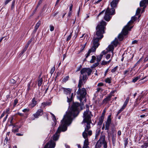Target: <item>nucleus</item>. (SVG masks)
Returning <instances> with one entry per match:
<instances>
[{
	"label": "nucleus",
	"instance_id": "obj_21",
	"mask_svg": "<svg viewBox=\"0 0 148 148\" xmlns=\"http://www.w3.org/2000/svg\"><path fill=\"white\" fill-rule=\"evenodd\" d=\"M104 117L101 116L99 119V121L98 122V124L99 125H101L102 124L104 120Z\"/></svg>",
	"mask_w": 148,
	"mask_h": 148
},
{
	"label": "nucleus",
	"instance_id": "obj_23",
	"mask_svg": "<svg viewBox=\"0 0 148 148\" xmlns=\"http://www.w3.org/2000/svg\"><path fill=\"white\" fill-rule=\"evenodd\" d=\"M42 0H40V1H39L38 4L36 8H35V10L34 11H33V12L32 13V14H34L35 13V12L36 11L38 8V7L39 6V5H40V4H41V2H42Z\"/></svg>",
	"mask_w": 148,
	"mask_h": 148
},
{
	"label": "nucleus",
	"instance_id": "obj_30",
	"mask_svg": "<svg viewBox=\"0 0 148 148\" xmlns=\"http://www.w3.org/2000/svg\"><path fill=\"white\" fill-rule=\"evenodd\" d=\"M100 133V131L99 130H97L95 134V138H97V137L99 135Z\"/></svg>",
	"mask_w": 148,
	"mask_h": 148
},
{
	"label": "nucleus",
	"instance_id": "obj_18",
	"mask_svg": "<svg viewBox=\"0 0 148 148\" xmlns=\"http://www.w3.org/2000/svg\"><path fill=\"white\" fill-rule=\"evenodd\" d=\"M141 75H140L139 77H137L135 78H134V79H133L132 82H136L139 79H144L146 77H145L144 78H141L140 77V76H142L144 74L143 73H141Z\"/></svg>",
	"mask_w": 148,
	"mask_h": 148
},
{
	"label": "nucleus",
	"instance_id": "obj_57",
	"mask_svg": "<svg viewBox=\"0 0 148 148\" xmlns=\"http://www.w3.org/2000/svg\"><path fill=\"white\" fill-rule=\"evenodd\" d=\"M12 0H6L4 3L5 5H6L7 4H8L9 3V2H10Z\"/></svg>",
	"mask_w": 148,
	"mask_h": 148
},
{
	"label": "nucleus",
	"instance_id": "obj_2",
	"mask_svg": "<svg viewBox=\"0 0 148 148\" xmlns=\"http://www.w3.org/2000/svg\"><path fill=\"white\" fill-rule=\"evenodd\" d=\"M106 24V23L105 21H102L97 26L96 34L94 35L92 41L93 46L92 48L88 50L86 56L85 60L90 55L91 52H94L95 51L96 49L99 45V41L103 36V34L104 33V29Z\"/></svg>",
	"mask_w": 148,
	"mask_h": 148
},
{
	"label": "nucleus",
	"instance_id": "obj_22",
	"mask_svg": "<svg viewBox=\"0 0 148 148\" xmlns=\"http://www.w3.org/2000/svg\"><path fill=\"white\" fill-rule=\"evenodd\" d=\"M40 21H39L36 24V25L35 27V29H34V31L36 32L40 26Z\"/></svg>",
	"mask_w": 148,
	"mask_h": 148
},
{
	"label": "nucleus",
	"instance_id": "obj_12",
	"mask_svg": "<svg viewBox=\"0 0 148 148\" xmlns=\"http://www.w3.org/2000/svg\"><path fill=\"white\" fill-rule=\"evenodd\" d=\"M43 113V110L41 109H38L36 113L33 114V116L35 118H37L39 116H42Z\"/></svg>",
	"mask_w": 148,
	"mask_h": 148
},
{
	"label": "nucleus",
	"instance_id": "obj_17",
	"mask_svg": "<svg viewBox=\"0 0 148 148\" xmlns=\"http://www.w3.org/2000/svg\"><path fill=\"white\" fill-rule=\"evenodd\" d=\"M124 29H125V27L123 29L121 33L119 34V35L118 36V38L119 39V40L120 41H121L123 40V35L125 36L127 34H126V35H125L124 34V31H123Z\"/></svg>",
	"mask_w": 148,
	"mask_h": 148
},
{
	"label": "nucleus",
	"instance_id": "obj_49",
	"mask_svg": "<svg viewBox=\"0 0 148 148\" xmlns=\"http://www.w3.org/2000/svg\"><path fill=\"white\" fill-rule=\"evenodd\" d=\"M71 36H72V35H71V33L68 36V37H67L66 40L67 41H68L69 40H70L71 38Z\"/></svg>",
	"mask_w": 148,
	"mask_h": 148
},
{
	"label": "nucleus",
	"instance_id": "obj_43",
	"mask_svg": "<svg viewBox=\"0 0 148 148\" xmlns=\"http://www.w3.org/2000/svg\"><path fill=\"white\" fill-rule=\"evenodd\" d=\"M111 130L113 133L114 132V124H111Z\"/></svg>",
	"mask_w": 148,
	"mask_h": 148
},
{
	"label": "nucleus",
	"instance_id": "obj_16",
	"mask_svg": "<svg viewBox=\"0 0 148 148\" xmlns=\"http://www.w3.org/2000/svg\"><path fill=\"white\" fill-rule=\"evenodd\" d=\"M114 46L112 45H110L108 46L107 49L108 52L111 51L112 53V55L114 54L113 51L114 50Z\"/></svg>",
	"mask_w": 148,
	"mask_h": 148
},
{
	"label": "nucleus",
	"instance_id": "obj_38",
	"mask_svg": "<svg viewBox=\"0 0 148 148\" xmlns=\"http://www.w3.org/2000/svg\"><path fill=\"white\" fill-rule=\"evenodd\" d=\"M96 92H102L103 91V89H102L101 88L99 87L97 88V89Z\"/></svg>",
	"mask_w": 148,
	"mask_h": 148
},
{
	"label": "nucleus",
	"instance_id": "obj_62",
	"mask_svg": "<svg viewBox=\"0 0 148 148\" xmlns=\"http://www.w3.org/2000/svg\"><path fill=\"white\" fill-rule=\"evenodd\" d=\"M8 114H7L6 116L5 117H4L3 119V122H4L7 119V118H8Z\"/></svg>",
	"mask_w": 148,
	"mask_h": 148
},
{
	"label": "nucleus",
	"instance_id": "obj_3",
	"mask_svg": "<svg viewBox=\"0 0 148 148\" xmlns=\"http://www.w3.org/2000/svg\"><path fill=\"white\" fill-rule=\"evenodd\" d=\"M119 1V0H112L110 4L111 8L110 9L109 8H107L105 12L104 18L106 21H109L111 18V16L115 14L114 8L117 7Z\"/></svg>",
	"mask_w": 148,
	"mask_h": 148
},
{
	"label": "nucleus",
	"instance_id": "obj_13",
	"mask_svg": "<svg viewBox=\"0 0 148 148\" xmlns=\"http://www.w3.org/2000/svg\"><path fill=\"white\" fill-rule=\"evenodd\" d=\"M60 90H63L64 94L66 95H70L71 91V89L69 88H65L62 87L60 89Z\"/></svg>",
	"mask_w": 148,
	"mask_h": 148
},
{
	"label": "nucleus",
	"instance_id": "obj_44",
	"mask_svg": "<svg viewBox=\"0 0 148 148\" xmlns=\"http://www.w3.org/2000/svg\"><path fill=\"white\" fill-rule=\"evenodd\" d=\"M29 110L28 108H25L22 110V111L24 112H28L29 111Z\"/></svg>",
	"mask_w": 148,
	"mask_h": 148
},
{
	"label": "nucleus",
	"instance_id": "obj_31",
	"mask_svg": "<svg viewBox=\"0 0 148 148\" xmlns=\"http://www.w3.org/2000/svg\"><path fill=\"white\" fill-rule=\"evenodd\" d=\"M15 0H13V1L12 2V5H11V10H12L14 6L15 3Z\"/></svg>",
	"mask_w": 148,
	"mask_h": 148
},
{
	"label": "nucleus",
	"instance_id": "obj_14",
	"mask_svg": "<svg viewBox=\"0 0 148 148\" xmlns=\"http://www.w3.org/2000/svg\"><path fill=\"white\" fill-rule=\"evenodd\" d=\"M37 103V101H36V99L35 97H34L32 99L31 102L29 104L28 106L30 108H32L35 107Z\"/></svg>",
	"mask_w": 148,
	"mask_h": 148
},
{
	"label": "nucleus",
	"instance_id": "obj_36",
	"mask_svg": "<svg viewBox=\"0 0 148 148\" xmlns=\"http://www.w3.org/2000/svg\"><path fill=\"white\" fill-rule=\"evenodd\" d=\"M53 117V121L54 123H55V125L56 124V117L53 114V116H52Z\"/></svg>",
	"mask_w": 148,
	"mask_h": 148
},
{
	"label": "nucleus",
	"instance_id": "obj_10",
	"mask_svg": "<svg viewBox=\"0 0 148 148\" xmlns=\"http://www.w3.org/2000/svg\"><path fill=\"white\" fill-rule=\"evenodd\" d=\"M111 116V115H109L106 121V122L105 130H107V132L108 134L109 133V130L110 128V126L112 120Z\"/></svg>",
	"mask_w": 148,
	"mask_h": 148
},
{
	"label": "nucleus",
	"instance_id": "obj_58",
	"mask_svg": "<svg viewBox=\"0 0 148 148\" xmlns=\"http://www.w3.org/2000/svg\"><path fill=\"white\" fill-rule=\"evenodd\" d=\"M88 132V134L89 136H91L92 134V131L91 130H88L87 132Z\"/></svg>",
	"mask_w": 148,
	"mask_h": 148
},
{
	"label": "nucleus",
	"instance_id": "obj_50",
	"mask_svg": "<svg viewBox=\"0 0 148 148\" xmlns=\"http://www.w3.org/2000/svg\"><path fill=\"white\" fill-rule=\"evenodd\" d=\"M124 109L122 108H121L118 111L117 113V115H118L119 113H120Z\"/></svg>",
	"mask_w": 148,
	"mask_h": 148
},
{
	"label": "nucleus",
	"instance_id": "obj_29",
	"mask_svg": "<svg viewBox=\"0 0 148 148\" xmlns=\"http://www.w3.org/2000/svg\"><path fill=\"white\" fill-rule=\"evenodd\" d=\"M118 43V42L117 40H115L113 41L111 45H112L113 46L114 45L115 47H116Z\"/></svg>",
	"mask_w": 148,
	"mask_h": 148
},
{
	"label": "nucleus",
	"instance_id": "obj_56",
	"mask_svg": "<svg viewBox=\"0 0 148 148\" xmlns=\"http://www.w3.org/2000/svg\"><path fill=\"white\" fill-rule=\"evenodd\" d=\"M5 114V111H4L3 112V113H2V114L1 115L0 117V119H1L4 116Z\"/></svg>",
	"mask_w": 148,
	"mask_h": 148
},
{
	"label": "nucleus",
	"instance_id": "obj_59",
	"mask_svg": "<svg viewBox=\"0 0 148 148\" xmlns=\"http://www.w3.org/2000/svg\"><path fill=\"white\" fill-rule=\"evenodd\" d=\"M127 103L124 102V103L123 105V106H122V108H123L124 109L126 107V106H127Z\"/></svg>",
	"mask_w": 148,
	"mask_h": 148
},
{
	"label": "nucleus",
	"instance_id": "obj_6",
	"mask_svg": "<svg viewBox=\"0 0 148 148\" xmlns=\"http://www.w3.org/2000/svg\"><path fill=\"white\" fill-rule=\"evenodd\" d=\"M102 145H103L104 148L107 147V143L105 140V136L102 135L101 136L97 142L95 146L96 148H100Z\"/></svg>",
	"mask_w": 148,
	"mask_h": 148
},
{
	"label": "nucleus",
	"instance_id": "obj_39",
	"mask_svg": "<svg viewBox=\"0 0 148 148\" xmlns=\"http://www.w3.org/2000/svg\"><path fill=\"white\" fill-rule=\"evenodd\" d=\"M112 140L113 143V145L114 146L115 144L116 140L115 138H114L113 135V136L112 138Z\"/></svg>",
	"mask_w": 148,
	"mask_h": 148
},
{
	"label": "nucleus",
	"instance_id": "obj_60",
	"mask_svg": "<svg viewBox=\"0 0 148 148\" xmlns=\"http://www.w3.org/2000/svg\"><path fill=\"white\" fill-rule=\"evenodd\" d=\"M128 144V141L127 140H124V145L125 147H126V146Z\"/></svg>",
	"mask_w": 148,
	"mask_h": 148
},
{
	"label": "nucleus",
	"instance_id": "obj_53",
	"mask_svg": "<svg viewBox=\"0 0 148 148\" xmlns=\"http://www.w3.org/2000/svg\"><path fill=\"white\" fill-rule=\"evenodd\" d=\"M110 55L109 54H108L106 55V58L107 60H108L110 58Z\"/></svg>",
	"mask_w": 148,
	"mask_h": 148
},
{
	"label": "nucleus",
	"instance_id": "obj_1",
	"mask_svg": "<svg viewBox=\"0 0 148 148\" xmlns=\"http://www.w3.org/2000/svg\"><path fill=\"white\" fill-rule=\"evenodd\" d=\"M80 105L78 103H73L71 108L66 112L63 119L61 120V124L58 128L57 130L53 136L54 140H57L60 136L61 132H64L66 130L67 126L70 124L73 118L77 116L79 114V107Z\"/></svg>",
	"mask_w": 148,
	"mask_h": 148
},
{
	"label": "nucleus",
	"instance_id": "obj_24",
	"mask_svg": "<svg viewBox=\"0 0 148 148\" xmlns=\"http://www.w3.org/2000/svg\"><path fill=\"white\" fill-rule=\"evenodd\" d=\"M103 56L102 55V54H101L100 55L97 56V62H99L101 61Z\"/></svg>",
	"mask_w": 148,
	"mask_h": 148
},
{
	"label": "nucleus",
	"instance_id": "obj_42",
	"mask_svg": "<svg viewBox=\"0 0 148 148\" xmlns=\"http://www.w3.org/2000/svg\"><path fill=\"white\" fill-rule=\"evenodd\" d=\"M140 9L138 8L136 11V15H138L140 13Z\"/></svg>",
	"mask_w": 148,
	"mask_h": 148
},
{
	"label": "nucleus",
	"instance_id": "obj_61",
	"mask_svg": "<svg viewBox=\"0 0 148 148\" xmlns=\"http://www.w3.org/2000/svg\"><path fill=\"white\" fill-rule=\"evenodd\" d=\"M17 114L21 116H24L23 114L20 113L19 112H18L17 113Z\"/></svg>",
	"mask_w": 148,
	"mask_h": 148
},
{
	"label": "nucleus",
	"instance_id": "obj_26",
	"mask_svg": "<svg viewBox=\"0 0 148 148\" xmlns=\"http://www.w3.org/2000/svg\"><path fill=\"white\" fill-rule=\"evenodd\" d=\"M50 104L48 102H43L42 103V107H45L46 106L50 105Z\"/></svg>",
	"mask_w": 148,
	"mask_h": 148
},
{
	"label": "nucleus",
	"instance_id": "obj_35",
	"mask_svg": "<svg viewBox=\"0 0 148 148\" xmlns=\"http://www.w3.org/2000/svg\"><path fill=\"white\" fill-rule=\"evenodd\" d=\"M13 119H14V118H13V116H12L9 119V121L10 122V123L11 125L12 124V123H13L12 121H13Z\"/></svg>",
	"mask_w": 148,
	"mask_h": 148
},
{
	"label": "nucleus",
	"instance_id": "obj_52",
	"mask_svg": "<svg viewBox=\"0 0 148 148\" xmlns=\"http://www.w3.org/2000/svg\"><path fill=\"white\" fill-rule=\"evenodd\" d=\"M101 64L102 65H105L107 64V61L103 60L102 61Z\"/></svg>",
	"mask_w": 148,
	"mask_h": 148
},
{
	"label": "nucleus",
	"instance_id": "obj_28",
	"mask_svg": "<svg viewBox=\"0 0 148 148\" xmlns=\"http://www.w3.org/2000/svg\"><path fill=\"white\" fill-rule=\"evenodd\" d=\"M118 66H117L114 67L111 70V72L112 73H114L117 70Z\"/></svg>",
	"mask_w": 148,
	"mask_h": 148
},
{
	"label": "nucleus",
	"instance_id": "obj_41",
	"mask_svg": "<svg viewBox=\"0 0 148 148\" xmlns=\"http://www.w3.org/2000/svg\"><path fill=\"white\" fill-rule=\"evenodd\" d=\"M50 27V30L52 32L54 30V26L52 25H50L49 26Z\"/></svg>",
	"mask_w": 148,
	"mask_h": 148
},
{
	"label": "nucleus",
	"instance_id": "obj_55",
	"mask_svg": "<svg viewBox=\"0 0 148 148\" xmlns=\"http://www.w3.org/2000/svg\"><path fill=\"white\" fill-rule=\"evenodd\" d=\"M10 82L12 84H14L16 83V81L15 80L13 79H11L10 80Z\"/></svg>",
	"mask_w": 148,
	"mask_h": 148
},
{
	"label": "nucleus",
	"instance_id": "obj_20",
	"mask_svg": "<svg viewBox=\"0 0 148 148\" xmlns=\"http://www.w3.org/2000/svg\"><path fill=\"white\" fill-rule=\"evenodd\" d=\"M112 80V77H107L105 79V81L106 83L110 84L111 83V80Z\"/></svg>",
	"mask_w": 148,
	"mask_h": 148
},
{
	"label": "nucleus",
	"instance_id": "obj_33",
	"mask_svg": "<svg viewBox=\"0 0 148 148\" xmlns=\"http://www.w3.org/2000/svg\"><path fill=\"white\" fill-rule=\"evenodd\" d=\"M73 95V93H72L71 96V97L70 98V97L69 98L68 97H67V101L69 103L72 101V96Z\"/></svg>",
	"mask_w": 148,
	"mask_h": 148
},
{
	"label": "nucleus",
	"instance_id": "obj_11",
	"mask_svg": "<svg viewBox=\"0 0 148 148\" xmlns=\"http://www.w3.org/2000/svg\"><path fill=\"white\" fill-rule=\"evenodd\" d=\"M56 145L55 142L52 140H51L45 145L44 148H54Z\"/></svg>",
	"mask_w": 148,
	"mask_h": 148
},
{
	"label": "nucleus",
	"instance_id": "obj_46",
	"mask_svg": "<svg viewBox=\"0 0 148 148\" xmlns=\"http://www.w3.org/2000/svg\"><path fill=\"white\" fill-rule=\"evenodd\" d=\"M85 48L84 46L82 45V47L80 49V50L79 51V53H80L81 52H82L84 49V48Z\"/></svg>",
	"mask_w": 148,
	"mask_h": 148
},
{
	"label": "nucleus",
	"instance_id": "obj_9",
	"mask_svg": "<svg viewBox=\"0 0 148 148\" xmlns=\"http://www.w3.org/2000/svg\"><path fill=\"white\" fill-rule=\"evenodd\" d=\"M82 136L85 139L82 148H89V147L88 146V145H89V143L88 142V139L87 138V133H86L85 132H83Z\"/></svg>",
	"mask_w": 148,
	"mask_h": 148
},
{
	"label": "nucleus",
	"instance_id": "obj_51",
	"mask_svg": "<svg viewBox=\"0 0 148 148\" xmlns=\"http://www.w3.org/2000/svg\"><path fill=\"white\" fill-rule=\"evenodd\" d=\"M148 115V114L147 113H146L145 114H143L141 115L140 116V117L141 118H144L145 116H147Z\"/></svg>",
	"mask_w": 148,
	"mask_h": 148
},
{
	"label": "nucleus",
	"instance_id": "obj_27",
	"mask_svg": "<svg viewBox=\"0 0 148 148\" xmlns=\"http://www.w3.org/2000/svg\"><path fill=\"white\" fill-rule=\"evenodd\" d=\"M96 57L95 56H92V59L90 60V62L91 63H93L96 60Z\"/></svg>",
	"mask_w": 148,
	"mask_h": 148
},
{
	"label": "nucleus",
	"instance_id": "obj_64",
	"mask_svg": "<svg viewBox=\"0 0 148 148\" xmlns=\"http://www.w3.org/2000/svg\"><path fill=\"white\" fill-rule=\"evenodd\" d=\"M32 41V39L31 38L30 40L28 42L27 44H28V45H29L31 43Z\"/></svg>",
	"mask_w": 148,
	"mask_h": 148
},
{
	"label": "nucleus",
	"instance_id": "obj_48",
	"mask_svg": "<svg viewBox=\"0 0 148 148\" xmlns=\"http://www.w3.org/2000/svg\"><path fill=\"white\" fill-rule=\"evenodd\" d=\"M141 147L142 148H146L147 147V145L146 143H144Z\"/></svg>",
	"mask_w": 148,
	"mask_h": 148
},
{
	"label": "nucleus",
	"instance_id": "obj_4",
	"mask_svg": "<svg viewBox=\"0 0 148 148\" xmlns=\"http://www.w3.org/2000/svg\"><path fill=\"white\" fill-rule=\"evenodd\" d=\"M86 110L84 112L83 117L84 119L83 121L84 123H86V125L85 127V130L84 132L87 133L86 132L90 128V123H91V116H92L91 112L89 111V106L86 105Z\"/></svg>",
	"mask_w": 148,
	"mask_h": 148
},
{
	"label": "nucleus",
	"instance_id": "obj_19",
	"mask_svg": "<svg viewBox=\"0 0 148 148\" xmlns=\"http://www.w3.org/2000/svg\"><path fill=\"white\" fill-rule=\"evenodd\" d=\"M147 0H143L141 1L140 3V6L141 7L144 6L146 4H148Z\"/></svg>",
	"mask_w": 148,
	"mask_h": 148
},
{
	"label": "nucleus",
	"instance_id": "obj_5",
	"mask_svg": "<svg viewBox=\"0 0 148 148\" xmlns=\"http://www.w3.org/2000/svg\"><path fill=\"white\" fill-rule=\"evenodd\" d=\"M92 71L91 69L89 68H84L82 69L80 71L81 75L78 85V88H81L82 85H83V82L86 79L87 75H90Z\"/></svg>",
	"mask_w": 148,
	"mask_h": 148
},
{
	"label": "nucleus",
	"instance_id": "obj_32",
	"mask_svg": "<svg viewBox=\"0 0 148 148\" xmlns=\"http://www.w3.org/2000/svg\"><path fill=\"white\" fill-rule=\"evenodd\" d=\"M69 76H67L65 77L64 78L62 79V81L63 82H65L66 81H67L69 79Z\"/></svg>",
	"mask_w": 148,
	"mask_h": 148
},
{
	"label": "nucleus",
	"instance_id": "obj_8",
	"mask_svg": "<svg viewBox=\"0 0 148 148\" xmlns=\"http://www.w3.org/2000/svg\"><path fill=\"white\" fill-rule=\"evenodd\" d=\"M136 17L134 16L132 17L131 20L128 22L127 25L125 26V29L123 30L124 34L126 35L127 34L128 31H130L132 28L133 26H131L130 25L132 24L136 20Z\"/></svg>",
	"mask_w": 148,
	"mask_h": 148
},
{
	"label": "nucleus",
	"instance_id": "obj_34",
	"mask_svg": "<svg viewBox=\"0 0 148 148\" xmlns=\"http://www.w3.org/2000/svg\"><path fill=\"white\" fill-rule=\"evenodd\" d=\"M12 131L14 133L18 132V128H16L15 129H14V128H13L12 130Z\"/></svg>",
	"mask_w": 148,
	"mask_h": 148
},
{
	"label": "nucleus",
	"instance_id": "obj_54",
	"mask_svg": "<svg viewBox=\"0 0 148 148\" xmlns=\"http://www.w3.org/2000/svg\"><path fill=\"white\" fill-rule=\"evenodd\" d=\"M18 102V100L17 99H15L14 100V106H16Z\"/></svg>",
	"mask_w": 148,
	"mask_h": 148
},
{
	"label": "nucleus",
	"instance_id": "obj_15",
	"mask_svg": "<svg viewBox=\"0 0 148 148\" xmlns=\"http://www.w3.org/2000/svg\"><path fill=\"white\" fill-rule=\"evenodd\" d=\"M112 96V94L109 95L108 97L104 99L102 102L103 104H106L108 102L110 101Z\"/></svg>",
	"mask_w": 148,
	"mask_h": 148
},
{
	"label": "nucleus",
	"instance_id": "obj_47",
	"mask_svg": "<svg viewBox=\"0 0 148 148\" xmlns=\"http://www.w3.org/2000/svg\"><path fill=\"white\" fill-rule=\"evenodd\" d=\"M31 81L28 84V85H27L28 88H27V89L28 91L30 89V87H31L30 84H31Z\"/></svg>",
	"mask_w": 148,
	"mask_h": 148
},
{
	"label": "nucleus",
	"instance_id": "obj_37",
	"mask_svg": "<svg viewBox=\"0 0 148 148\" xmlns=\"http://www.w3.org/2000/svg\"><path fill=\"white\" fill-rule=\"evenodd\" d=\"M53 117V121L54 123H55V125L56 124V117L53 114V116H52Z\"/></svg>",
	"mask_w": 148,
	"mask_h": 148
},
{
	"label": "nucleus",
	"instance_id": "obj_25",
	"mask_svg": "<svg viewBox=\"0 0 148 148\" xmlns=\"http://www.w3.org/2000/svg\"><path fill=\"white\" fill-rule=\"evenodd\" d=\"M42 83V78H40L38 81V86H41Z\"/></svg>",
	"mask_w": 148,
	"mask_h": 148
},
{
	"label": "nucleus",
	"instance_id": "obj_40",
	"mask_svg": "<svg viewBox=\"0 0 148 148\" xmlns=\"http://www.w3.org/2000/svg\"><path fill=\"white\" fill-rule=\"evenodd\" d=\"M108 52L107 50L106 51L105 50L103 51L101 53V54H102V55L103 56V55L106 54Z\"/></svg>",
	"mask_w": 148,
	"mask_h": 148
},
{
	"label": "nucleus",
	"instance_id": "obj_7",
	"mask_svg": "<svg viewBox=\"0 0 148 148\" xmlns=\"http://www.w3.org/2000/svg\"><path fill=\"white\" fill-rule=\"evenodd\" d=\"M76 93L78 95L77 97L79 98L81 102H82V100L84 99L85 100H86L85 97L87 93L85 88H83L81 89V88H78Z\"/></svg>",
	"mask_w": 148,
	"mask_h": 148
},
{
	"label": "nucleus",
	"instance_id": "obj_45",
	"mask_svg": "<svg viewBox=\"0 0 148 148\" xmlns=\"http://www.w3.org/2000/svg\"><path fill=\"white\" fill-rule=\"evenodd\" d=\"M55 69V68L54 67H53L52 68H51V71H50V73H51V75H52L53 73V72L54 71Z\"/></svg>",
	"mask_w": 148,
	"mask_h": 148
},
{
	"label": "nucleus",
	"instance_id": "obj_63",
	"mask_svg": "<svg viewBox=\"0 0 148 148\" xmlns=\"http://www.w3.org/2000/svg\"><path fill=\"white\" fill-rule=\"evenodd\" d=\"M104 85L102 83H99L98 84L97 86H103Z\"/></svg>",
	"mask_w": 148,
	"mask_h": 148
}]
</instances>
